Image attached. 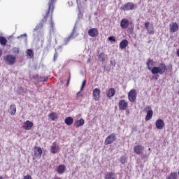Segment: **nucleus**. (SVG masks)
I'll use <instances>...</instances> for the list:
<instances>
[{
  "label": "nucleus",
  "instance_id": "1",
  "mask_svg": "<svg viewBox=\"0 0 179 179\" xmlns=\"http://www.w3.org/2000/svg\"><path fill=\"white\" fill-rule=\"evenodd\" d=\"M173 69V65L169 64L168 66H166L164 63H162L159 66H154L152 69V75H157L159 73V75H163L164 72H171Z\"/></svg>",
  "mask_w": 179,
  "mask_h": 179
},
{
  "label": "nucleus",
  "instance_id": "2",
  "mask_svg": "<svg viewBox=\"0 0 179 179\" xmlns=\"http://www.w3.org/2000/svg\"><path fill=\"white\" fill-rule=\"evenodd\" d=\"M56 2H57V0H49L48 10L46 13V15L42 20V22L39 23L34 29V31H36V30H38V29H41V27H43L44 22H47V17H48V15H50V12H51L52 13V12L54 11V5H55Z\"/></svg>",
  "mask_w": 179,
  "mask_h": 179
},
{
  "label": "nucleus",
  "instance_id": "3",
  "mask_svg": "<svg viewBox=\"0 0 179 179\" xmlns=\"http://www.w3.org/2000/svg\"><path fill=\"white\" fill-rule=\"evenodd\" d=\"M4 61L8 65H15V64H16V56L13 55H7L4 57Z\"/></svg>",
  "mask_w": 179,
  "mask_h": 179
},
{
  "label": "nucleus",
  "instance_id": "4",
  "mask_svg": "<svg viewBox=\"0 0 179 179\" xmlns=\"http://www.w3.org/2000/svg\"><path fill=\"white\" fill-rule=\"evenodd\" d=\"M76 37H78V33L76 32V24H75L70 36H68L64 39L65 44H68V43H69L71 40H73V38H76Z\"/></svg>",
  "mask_w": 179,
  "mask_h": 179
},
{
  "label": "nucleus",
  "instance_id": "5",
  "mask_svg": "<svg viewBox=\"0 0 179 179\" xmlns=\"http://www.w3.org/2000/svg\"><path fill=\"white\" fill-rule=\"evenodd\" d=\"M121 9L124 11L134 10L135 9V4L131 2L127 3L121 8Z\"/></svg>",
  "mask_w": 179,
  "mask_h": 179
},
{
  "label": "nucleus",
  "instance_id": "6",
  "mask_svg": "<svg viewBox=\"0 0 179 179\" xmlns=\"http://www.w3.org/2000/svg\"><path fill=\"white\" fill-rule=\"evenodd\" d=\"M128 99L131 103H134L136 100V90H131L128 94Z\"/></svg>",
  "mask_w": 179,
  "mask_h": 179
},
{
  "label": "nucleus",
  "instance_id": "7",
  "mask_svg": "<svg viewBox=\"0 0 179 179\" xmlns=\"http://www.w3.org/2000/svg\"><path fill=\"white\" fill-rule=\"evenodd\" d=\"M115 134H112L109 135L105 140L104 144L105 145H111L113 142H115Z\"/></svg>",
  "mask_w": 179,
  "mask_h": 179
},
{
  "label": "nucleus",
  "instance_id": "8",
  "mask_svg": "<svg viewBox=\"0 0 179 179\" xmlns=\"http://www.w3.org/2000/svg\"><path fill=\"white\" fill-rule=\"evenodd\" d=\"M41 155H43V150L40 147H35L34 148V156L36 159H40L41 157Z\"/></svg>",
  "mask_w": 179,
  "mask_h": 179
},
{
  "label": "nucleus",
  "instance_id": "9",
  "mask_svg": "<svg viewBox=\"0 0 179 179\" xmlns=\"http://www.w3.org/2000/svg\"><path fill=\"white\" fill-rule=\"evenodd\" d=\"M144 26L149 34H155V29L153 27V24L149 22H145Z\"/></svg>",
  "mask_w": 179,
  "mask_h": 179
},
{
  "label": "nucleus",
  "instance_id": "10",
  "mask_svg": "<svg viewBox=\"0 0 179 179\" xmlns=\"http://www.w3.org/2000/svg\"><path fill=\"white\" fill-rule=\"evenodd\" d=\"M118 106L120 110L122 111H124L128 108V103L124 99H122L119 101Z\"/></svg>",
  "mask_w": 179,
  "mask_h": 179
},
{
  "label": "nucleus",
  "instance_id": "11",
  "mask_svg": "<svg viewBox=\"0 0 179 179\" xmlns=\"http://www.w3.org/2000/svg\"><path fill=\"white\" fill-rule=\"evenodd\" d=\"M90 37H97L99 36V30L96 28H92L88 31Z\"/></svg>",
  "mask_w": 179,
  "mask_h": 179
},
{
  "label": "nucleus",
  "instance_id": "12",
  "mask_svg": "<svg viewBox=\"0 0 179 179\" xmlns=\"http://www.w3.org/2000/svg\"><path fill=\"white\" fill-rule=\"evenodd\" d=\"M155 127L157 129H163L164 128V121L162 119H159L155 122Z\"/></svg>",
  "mask_w": 179,
  "mask_h": 179
},
{
  "label": "nucleus",
  "instance_id": "13",
  "mask_svg": "<svg viewBox=\"0 0 179 179\" xmlns=\"http://www.w3.org/2000/svg\"><path fill=\"white\" fill-rule=\"evenodd\" d=\"M129 26V20H128V19H122L120 21V27H122V29H128Z\"/></svg>",
  "mask_w": 179,
  "mask_h": 179
},
{
  "label": "nucleus",
  "instance_id": "14",
  "mask_svg": "<svg viewBox=\"0 0 179 179\" xmlns=\"http://www.w3.org/2000/svg\"><path fill=\"white\" fill-rule=\"evenodd\" d=\"M50 152L53 155H55L59 152V147L57 145V143H53V144L50 147Z\"/></svg>",
  "mask_w": 179,
  "mask_h": 179
},
{
  "label": "nucleus",
  "instance_id": "15",
  "mask_svg": "<svg viewBox=\"0 0 179 179\" xmlns=\"http://www.w3.org/2000/svg\"><path fill=\"white\" fill-rule=\"evenodd\" d=\"M144 150L145 148L142 145H136L134 147V152L136 155H141Z\"/></svg>",
  "mask_w": 179,
  "mask_h": 179
},
{
  "label": "nucleus",
  "instance_id": "16",
  "mask_svg": "<svg viewBox=\"0 0 179 179\" xmlns=\"http://www.w3.org/2000/svg\"><path fill=\"white\" fill-rule=\"evenodd\" d=\"M147 68L148 71H151L153 69V66H155V61L152 59H148L146 62Z\"/></svg>",
  "mask_w": 179,
  "mask_h": 179
},
{
  "label": "nucleus",
  "instance_id": "17",
  "mask_svg": "<svg viewBox=\"0 0 179 179\" xmlns=\"http://www.w3.org/2000/svg\"><path fill=\"white\" fill-rule=\"evenodd\" d=\"M105 179H117V173L113 172H107L105 174Z\"/></svg>",
  "mask_w": 179,
  "mask_h": 179
},
{
  "label": "nucleus",
  "instance_id": "18",
  "mask_svg": "<svg viewBox=\"0 0 179 179\" xmlns=\"http://www.w3.org/2000/svg\"><path fill=\"white\" fill-rule=\"evenodd\" d=\"M93 96H94V100H99L100 99V89L99 88H95L93 90Z\"/></svg>",
  "mask_w": 179,
  "mask_h": 179
},
{
  "label": "nucleus",
  "instance_id": "19",
  "mask_svg": "<svg viewBox=\"0 0 179 179\" xmlns=\"http://www.w3.org/2000/svg\"><path fill=\"white\" fill-rule=\"evenodd\" d=\"M83 125H85V120L83 118L76 120L74 122V127H76V128H79V127H83Z\"/></svg>",
  "mask_w": 179,
  "mask_h": 179
},
{
  "label": "nucleus",
  "instance_id": "20",
  "mask_svg": "<svg viewBox=\"0 0 179 179\" xmlns=\"http://www.w3.org/2000/svg\"><path fill=\"white\" fill-rule=\"evenodd\" d=\"M171 33H176L178 30V24L176 22H173L170 24Z\"/></svg>",
  "mask_w": 179,
  "mask_h": 179
},
{
  "label": "nucleus",
  "instance_id": "21",
  "mask_svg": "<svg viewBox=\"0 0 179 179\" xmlns=\"http://www.w3.org/2000/svg\"><path fill=\"white\" fill-rule=\"evenodd\" d=\"M33 127V122H30V121H29V120H27V121H26L24 123V124H23V128L24 129H27V130H30V129H31V127Z\"/></svg>",
  "mask_w": 179,
  "mask_h": 179
},
{
  "label": "nucleus",
  "instance_id": "22",
  "mask_svg": "<svg viewBox=\"0 0 179 179\" xmlns=\"http://www.w3.org/2000/svg\"><path fill=\"white\" fill-rule=\"evenodd\" d=\"M65 170H66V166L64 164H61L57 167V171L58 174H64V173H65Z\"/></svg>",
  "mask_w": 179,
  "mask_h": 179
},
{
  "label": "nucleus",
  "instance_id": "23",
  "mask_svg": "<svg viewBox=\"0 0 179 179\" xmlns=\"http://www.w3.org/2000/svg\"><path fill=\"white\" fill-rule=\"evenodd\" d=\"M152 117H153V110H152V109H150L149 110L147 111V114L145 115V121H150Z\"/></svg>",
  "mask_w": 179,
  "mask_h": 179
},
{
  "label": "nucleus",
  "instance_id": "24",
  "mask_svg": "<svg viewBox=\"0 0 179 179\" xmlns=\"http://www.w3.org/2000/svg\"><path fill=\"white\" fill-rule=\"evenodd\" d=\"M115 94V90L114 88H110L106 92L107 97L111 98Z\"/></svg>",
  "mask_w": 179,
  "mask_h": 179
},
{
  "label": "nucleus",
  "instance_id": "25",
  "mask_svg": "<svg viewBox=\"0 0 179 179\" xmlns=\"http://www.w3.org/2000/svg\"><path fill=\"white\" fill-rule=\"evenodd\" d=\"M127 45H128V41L127 39H124L120 43V48L121 50H124V48H126Z\"/></svg>",
  "mask_w": 179,
  "mask_h": 179
},
{
  "label": "nucleus",
  "instance_id": "26",
  "mask_svg": "<svg viewBox=\"0 0 179 179\" xmlns=\"http://www.w3.org/2000/svg\"><path fill=\"white\" fill-rule=\"evenodd\" d=\"M107 55L104 54V52H101L98 56V59L100 61V62H104L106 61V57Z\"/></svg>",
  "mask_w": 179,
  "mask_h": 179
},
{
  "label": "nucleus",
  "instance_id": "27",
  "mask_svg": "<svg viewBox=\"0 0 179 179\" xmlns=\"http://www.w3.org/2000/svg\"><path fill=\"white\" fill-rule=\"evenodd\" d=\"M178 178V174L176 172H171L167 177L166 179H177Z\"/></svg>",
  "mask_w": 179,
  "mask_h": 179
},
{
  "label": "nucleus",
  "instance_id": "28",
  "mask_svg": "<svg viewBox=\"0 0 179 179\" xmlns=\"http://www.w3.org/2000/svg\"><path fill=\"white\" fill-rule=\"evenodd\" d=\"M50 33H54V30H55V24L54 21H52V16L50 17Z\"/></svg>",
  "mask_w": 179,
  "mask_h": 179
},
{
  "label": "nucleus",
  "instance_id": "29",
  "mask_svg": "<svg viewBox=\"0 0 179 179\" xmlns=\"http://www.w3.org/2000/svg\"><path fill=\"white\" fill-rule=\"evenodd\" d=\"M64 122L66 125H72V124H73V118L72 117H66Z\"/></svg>",
  "mask_w": 179,
  "mask_h": 179
},
{
  "label": "nucleus",
  "instance_id": "30",
  "mask_svg": "<svg viewBox=\"0 0 179 179\" xmlns=\"http://www.w3.org/2000/svg\"><path fill=\"white\" fill-rule=\"evenodd\" d=\"M10 114L15 115L16 114V105L12 104L10 107Z\"/></svg>",
  "mask_w": 179,
  "mask_h": 179
},
{
  "label": "nucleus",
  "instance_id": "31",
  "mask_svg": "<svg viewBox=\"0 0 179 179\" xmlns=\"http://www.w3.org/2000/svg\"><path fill=\"white\" fill-rule=\"evenodd\" d=\"M48 117L50 119L52 120V121H55L58 118V115L56 113H50L48 115Z\"/></svg>",
  "mask_w": 179,
  "mask_h": 179
},
{
  "label": "nucleus",
  "instance_id": "32",
  "mask_svg": "<svg viewBox=\"0 0 179 179\" xmlns=\"http://www.w3.org/2000/svg\"><path fill=\"white\" fill-rule=\"evenodd\" d=\"M7 43H8V41L6 40V38L3 36H0V44L1 45H6Z\"/></svg>",
  "mask_w": 179,
  "mask_h": 179
},
{
  "label": "nucleus",
  "instance_id": "33",
  "mask_svg": "<svg viewBox=\"0 0 179 179\" xmlns=\"http://www.w3.org/2000/svg\"><path fill=\"white\" fill-rule=\"evenodd\" d=\"M27 57H29V58H33V55H34L33 54V51H32L31 50L28 49V50H27Z\"/></svg>",
  "mask_w": 179,
  "mask_h": 179
},
{
  "label": "nucleus",
  "instance_id": "34",
  "mask_svg": "<svg viewBox=\"0 0 179 179\" xmlns=\"http://www.w3.org/2000/svg\"><path fill=\"white\" fill-rule=\"evenodd\" d=\"M48 80V76L39 77V82H47Z\"/></svg>",
  "mask_w": 179,
  "mask_h": 179
},
{
  "label": "nucleus",
  "instance_id": "35",
  "mask_svg": "<svg viewBox=\"0 0 179 179\" xmlns=\"http://www.w3.org/2000/svg\"><path fill=\"white\" fill-rule=\"evenodd\" d=\"M83 90H80L77 94H76V99L77 100H79L80 97H82L83 96V92H82Z\"/></svg>",
  "mask_w": 179,
  "mask_h": 179
},
{
  "label": "nucleus",
  "instance_id": "36",
  "mask_svg": "<svg viewBox=\"0 0 179 179\" xmlns=\"http://www.w3.org/2000/svg\"><path fill=\"white\" fill-rule=\"evenodd\" d=\"M120 163H122V164H125V163H127V157L125 156L121 157Z\"/></svg>",
  "mask_w": 179,
  "mask_h": 179
},
{
  "label": "nucleus",
  "instance_id": "37",
  "mask_svg": "<svg viewBox=\"0 0 179 179\" xmlns=\"http://www.w3.org/2000/svg\"><path fill=\"white\" fill-rule=\"evenodd\" d=\"M108 40L109 41H111L113 43H115L116 40H115V36H109Z\"/></svg>",
  "mask_w": 179,
  "mask_h": 179
},
{
  "label": "nucleus",
  "instance_id": "38",
  "mask_svg": "<svg viewBox=\"0 0 179 179\" xmlns=\"http://www.w3.org/2000/svg\"><path fill=\"white\" fill-rule=\"evenodd\" d=\"M20 50V49L19 48H13V52L14 54H19Z\"/></svg>",
  "mask_w": 179,
  "mask_h": 179
},
{
  "label": "nucleus",
  "instance_id": "39",
  "mask_svg": "<svg viewBox=\"0 0 179 179\" xmlns=\"http://www.w3.org/2000/svg\"><path fill=\"white\" fill-rule=\"evenodd\" d=\"M85 86H86V80L83 81L82 85L80 87V90H83L85 89Z\"/></svg>",
  "mask_w": 179,
  "mask_h": 179
},
{
  "label": "nucleus",
  "instance_id": "40",
  "mask_svg": "<svg viewBox=\"0 0 179 179\" xmlns=\"http://www.w3.org/2000/svg\"><path fill=\"white\" fill-rule=\"evenodd\" d=\"M26 91H27V90L23 88V87H20V94H24V93H26Z\"/></svg>",
  "mask_w": 179,
  "mask_h": 179
},
{
  "label": "nucleus",
  "instance_id": "41",
  "mask_svg": "<svg viewBox=\"0 0 179 179\" xmlns=\"http://www.w3.org/2000/svg\"><path fill=\"white\" fill-rule=\"evenodd\" d=\"M110 65H112V66H115V65H117L115 60H110Z\"/></svg>",
  "mask_w": 179,
  "mask_h": 179
},
{
  "label": "nucleus",
  "instance_id": "42",
  "mask_svg": "<svg viewBox=\"0 0 179 179\" xmlns=\"http://www.w3.org/2000/svg\"><path fill=\"white\" fill-rule=\"evenodd\" d=\"M57 58H58V52H55L54 55V58H53L54 62H55V61L57 60Z\"/></svg>",
  "mask_w": 179,
  "mask_h": 179
},
{
  "label": "nucleus",
  "instance_id": "43",
  "mask_svg": "<svg viewBox=\"0 0 179 179\" xmlns=\"http://www.w3.org/2000/svg\"><path fill=\"white\" fill-rule=\"evenodd\" d=\"M22 37H27V34H24L22 35H20V36H17V38H22Z\"/></svg>",
  "mask_w": 179,
  "mask_h": 179
},
{
  "label": "nucleus",
  "instance_id": "44",
  "mask_svg": "<svg viewBox=\"0 0 179 179\" xmlns=\"http://www.w3.org/2000/svg\"><path fill=\"white\" fill-rule=\"evenodd\" d=\"M69 82H71V76H69L68 80H67V83H66V86H69Z\"/></svg>",
  "mask_w": 179,
  "mask_h": 179
},
{
  "label": "nucleus",
  "instance_id": "45",
  "mask_svg": "<svg viewBox=\"0 0 179 179\" xmlns=\"http://www.w3.org/2000/svg\"><path fill=\"white\" fill-rule=\"evenodd\" d=\"M24 179H31V176L30 175L26 176L24 177Z\"/></svg>",
  "mask_w": 179,
  "mask_h": 179
},
{
  "label": "nucleus",
  "instance_id": "46",
  "mask_svg": "<svg viewBox=\"0 0 179 179\" xmlns=\"http://www.w3.org/2000/svg\"><path fill=\"white\" fill-rule=\"evenodd\" d=\"M91 61H92L91 59H90V58H88L87 62L88 64H90V62H91Z\"/></svg>",
  "mask_w": 179,
  "mask_h": 179
},
{
  "label": "nucleus",
  "instance_id": "47",
  "mask_svg": "<svg viewBox=\"0 0 179 179\" xmlns=\"http://www.w3.org/2000/svg\"><path fill=\"white\" fill-rule=\"evenodd\" d=\"M177 55L179 57V49L177 50Z\"/></svg>",
  "mask_w": 179,
  "mask_h": 179
},
{
  "label": "nucleus",
  "instance_id": "48",
  "mask_svg": "<svg viewBox=\"0 0 179 179\" xmlns=\"http://www.w3.org/2000/svg\"><path fill=\"white\" fill-rule=\"evenodd\" d=\"M2 55V50H0V57Z\"/></svg>",
  "mask_w": 179,
  "mask_h": 179
},
{
  "label": "nucleus",
  "instance_id": "49",
  "mask_svg": "<svg viewBox=\"0 0 179 179\" xmlns=\"http://www.w3.org/2000/svg\"><path fill=\"white\" fill-rule=\"evenodd\" d=\"M0 179H3V176H0Z\"/></svg>",
  "mask_w": 179,
  "mask_h": 179
},
{
  "label": "nucleus",
  "instance_id": "50",
  "mask_svg": "<svg viewBox=\"0 0 179 179\" xmlns=\"http://www.w3.org/2000/svg\"><path fill=\"white\" fill-rule=\"evenodd\" d=\"M55 179H62V178H56Z\"/></svg>",
  "mask_w": 179,
  "mask_h": 179
},
{
  "label": "nucleus",
  "instance_id": "51",
  "mask_svg": "<svg viewBox=\"0 0 179 179\" xmlns=\"http://www.w3.org/2000/svg\"><path fill=\"white\" fill-rule=\"evenodd\" d=\"M106 71H108V72H110V69H106Z\"/></svg>",
  "mask_w": 179,
  "mask_h": 179
},
{
  "label": "nucleus",
  "instance_id": "52",
  "mask_svg": "<svg viewBox=\"0 0 179 179\" xmlns=\"http://www.w3.org/2000/svg\"><path fill=\"white\" fill-rule=\"evenodd\" d=\"M148 108H150V107L148 106Z\"/></svg>",
  "mask_w": 179,
  "mask_h": 179
},
{
  "label": "nucleus",
  "instance_id": "53",
  "mask_svg": "<svg viewBox=\"0 0 179 179\" xmlns=\"http://www.w3.org/2000/svg\"><path fill=\"white\" fill-rule=\"evenodd\" d=\"M155 79H157V78H155Z\"/></svg>",
  "mask_w": 179,
  "mask_h": 179
}]
</instances>
